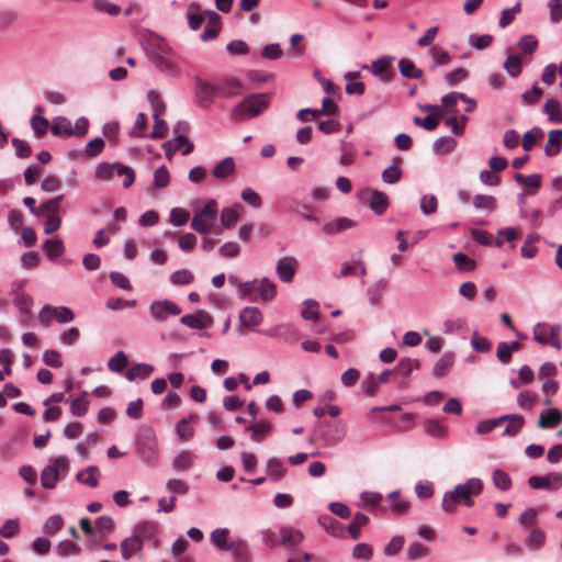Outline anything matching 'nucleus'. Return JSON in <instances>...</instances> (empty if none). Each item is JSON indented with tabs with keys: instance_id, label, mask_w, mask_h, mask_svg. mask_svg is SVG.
Wrapping results in <instances>:
<instances>
[{
	"instance_id": "nucleus-35",
	"label": "nucleus",
	"mask_w": 562,
	"mask_h": 562,
	"mask_svg": "<svg viewBox=\"0 0 562 562\" xmlns=\"http://www.w3.org/2000/svg\"><path fill=\"white\" fill-rule=\"evenodd\" d=\"M546 533L539 528H533L529 537L525 540V544L531 550H539L544 546Z\"/></svg>"
},
{
	"instance_id": "nucleus-8",
	"label": "nucleus",
	"mask_w": 562,
	"mask_h": 562,
	"mask_svg": "<svg viewBox=\"0 0 562 562\" xmlns=\"http://www.w3.org/2000/svg\"><path fill=\"white\" fill-rule=\"evenodd\" d=\"M394 60L393 56L383 55L375 60H373L370 65H362V69H370L371 72L379 77L382 82H390L393 78V72L390 70V67Z\"/></svg>"
},
{
	"instance_id": "nucleus-2",
	"label": "nucleus",
	"mask_w": 562,
	"mask_h": 562,
	"mask_svg": "<svg viewBox=\"0 0 562 562\" xmlns=\"http://www.w3.org/2000/svg\"><path fill=\"white\" fill-rule=\"evenodd\" d=\"M69 471V460L64 457H57L53 463L45 467L41 472V484L44 488H53L57 482L65 477Z\"/></svg>"
},
{
	"instance_id": "nucleus-11",
	"label": "nucleus",
	"mask_w": 562,
	"mask_h": 562,
	"mask_svg": "<svg viewBox=\"0 0 562 562\" xmlns=\"http://www.w3.org/2000/svg\"><path fill=\"white\" fill-rule=\"evenodd\" d=\"M196 91L195 95L196 99L202 103L204 106H209L216 94H220V83L213 85L211 82H207L201 78H196Z\"/></svg>"
},
{
	"instance_id": "nucleus-30",
	"label": "nucleus",
	"mask_w": 562,
	"mask_h": 562,
	"mask_svg": "<svg viewBox=\"0 0 562 562\" xmlns=\"http://www.w3.org/2000/svg\"><path fill=\"white\" fill-rule=\"evenodd\" d=\"M543 112L550 122L562 124L561 105L557 99H548L543 105Z\"/></svg>"
},
{
	"instance_id": "nucleus-54",
	"label": "nucleus",
	"mask_w": 562,
	"mask_h": 562,
	"mask_svg": "<svg viewBox=\"0 0 562 562\" xmlns=\"http://www.w3.org/2000/svg\"><path fill=\"white\" fill-rule=\"evenodd\" d=\"M267 472L276 480H280L285 474V469L281 460L272 458L267 462Z\"/></svg>"
},
{
	"instance_id": "nucleus-55",
	"label": "nucleus",
	"mask_w": 562,
	"mask_h": 562,
	"mask_svg": "<svg viewBox=\"0 0 562 562\" xmlns=\"http://www.w3.org/2000/svg\"><path fill=\"white\" fill-rule=\"evenodd\" d=\"M193 279V273L187 269L177 270L170 277V281L176 285L190 284Z\"/></svg>"
},
{
	"instance_id": "nucleus-19",
	"label": "nucleus",
	"mask_w": 562,
	"mask_h": 562,
	"mask_svg": "<svg viewBox=\"0 0 562 562\" xmlns=\"http://www.w3.org/2000/svg\"><path fill=\"white\" fill-rule=\"evenodd\" d=\"M559 325L551 326L546 323H539L533 328V339L540 344H547L553 336L560 335Z\"/></svg>"
},
{
	"instance_id": "nucleus-18",
	"label": "nucleus",
	"mask_w": 562,
	"mask_h": 562,
	"mask_svg": "<svg viewBox=\"0 0 562 562\" xmlns=\"http://www.w3.org/2000/svg\"><path fill=\"white\" fill-rule=\"evenodd\" d=\"M244 90V83L236 77H227L220 82V94L225 98L238 95Z\"/></svg>"
},
{
	"instance_id": "nucleus-16",
	"label": "nucleus",
	"mask_w": 562,
	"mask_h": 562,
	"mask_svg": "<svg viewBox=\"0 0 562 562\" xmlns=\"http://www.w3.org/2000/svg\"><path fill=\"white\" fill-rule=\"evenodd\" d=\"M183 146V156L189 155L193 150V144L184 135H177L162 145L165 148V154L168 158H171V156Z\"/></svg>"
},
{
	"instance_id": "nucleus-1",
	"label": "nucleus",
	"mask_w": 562,
	"mask_h": 562,
	"mask_svg": "<svg viewBox=\"0 0 562 562\" xmlns=\"http://www.w3.org/2000/svg\"><path fill=\"white\" fill-rule=\"evenodd\" d=\"M483 490V482L480 479H469L463 484H458L451 492H447L442 498V509L451 514L457 505L464 504L468 507L473 506L472 495H479Z\"/></svg>"
},
{
	"instance_id": "nucleus-28",
	"label": "nucleus",
	"mask_w": 562,
	"mask_h": 562,
	"mask_svg": "<svg viewBox=\"0 0 562 562\" xmlns=\"http://www.w3.org/2000/svg\"><path fill=\"white\" fill-rule=\"evenodd\" d=\"M101 476L100 470L95 465H90L87 469L77 473L76 479L88 486L97 487L99 485V477Z\"/></svg>"
},
{
	"instance_id": "nucleus-49",
	"label": "nucleus",
	"mask_w": 562,
	"mask_h": 562,
	"mask_svg": "<svg viewBox=\"0 0 562 562\" xmlns=\"http://www.w3.org/2000/svg\"><path fill=\"white\" fill-rule=\"evenodd\" d=\"M420 362L417 359L404 358L398 361L396 372L401 375L408 376L413 369H418Z\"/></svg>"
},
{
	"instance_id": "nucleus-50",
	"label": "nucleus",
	"mask_w": 562,
	"mask_h": 562,
	"mask_svg": "<svg viewBox=\"0 0 562 562\" xmlns=\"http://www.w3.org/2000/svg\"><path fill=\"white\" fill-rule=\"evenodd\" d=\"M20 531L19 519H8L0 527V536L7 539L13 538Z\"/></svg>"
},
{
	"instance_id": "nucleus-40",
	"label": "nucleus",
	"mask_w": 562,
	"mask_h": 562,
	"mask_svg": "<svg viewBox=\"0 0 562 562\" xmlns=\"http://www.w3.org/2000/svg\"><path fill=\"white\" fill-rule=\"evenodd\" d=\"M369 521L368 516L362 513H357L353 516L352 522L348 526L350 537L357 540L360 537L361 527L366 526Z\"/></svg>"
},
{
	"instance_id": "nucleus-9",
	"label": "nucleus",
	"mask_w": 562,
	"mask_h": 562,
	"mask_svg": "<svg viewBox=\"0 0 562 562\" xmlns=\"http://www.w3.org/2000/svg\"><path fill=\"white\" fill-rule=\"evenodd\" d=\"M528 484L535 490H558L562 485V474L551 472L547 475H532L528 480Z\"/></svg>"
},
{
	"instance_id": "nucleus-24",
	"label": "nucleus",
	"mask_w": 562,
	"mask_h": 562,
	"mask_svg": "<svg viewBox=\"0 0 562 562\" xmlns=\"http://www.w3.org/2000/svg\"><path fill=\"white\" fill-rule=\"evenodd\" d=\"M505 417V423H507L503 436L514 437L518 435L524 427L525 418L518 414L503 415Z\"/></svg>"
},
{
	"instance_id": "nucleus-43",
	"label": "nucleus",
	"mask_w": 562,
	"mask_h": 562,
	"mask_svg": "<svg viewBox=\"0 0 562 562\" xmlns=\"http://www.w3.org/2000/svg\"><path fill=\"white\" fill-rule=\"evenodd\" d=\"M492 480L494 485L501 491H507L512 487V479L505 471L501 469L493 471Z\"/></svg>"
},
{
	"instance_id": "nucleus-41",
	"label": "nucleus",
	"mask_w": 562,
	"mask_h": 562,
	"mask_svg": "<svg viewBox=\"0 0 562 562\" xmlns=\"http://www.w3.org/2000/svg\"><path fill=\"white\" fill-rule=\"evenodd\" d=\"M504 69L510 77H518L522 69L520 57L518 55H509L504 61Z\"/></svg>"
},
{
	"instance_id": "nucleus-58",
	"label": "nucleus",
	"mask_w": 562,
	"mask_h": 562,
	"mask_svg": "<svg viewBox=\"0 0 562 562\" xmlns=\"http://www.w3.org/2000/svg\"><path fill=\"white\" fill-rule=\"evenodd\" d=\"M11 143H12V145L14 147L15 155L19 158H29L31 156L32 149H31L30 144L26 140L18 138V137H14L11 140Z\"/></svg>"
},
{
	"instance_id": "nucleus-37",
	"label": "nucleus",
	"mask_w": 562,
	"mask_h": 562,
	"mask_svg": "<svg viewBox=\"0 0 562 562\" xmlns=\"http://www.w3.org/2000/svg\"><path fill=\"white\" fill-rule=\"evenodd\" d=\"M234 172L235 161L233 157H225L214 166L212 176H232Z\"/></svg>"
},
{
	"instance_id": "nucleus-32",
	"label": "nucleus",
	"mask_w": 562,
	"mask_h": 562,
	"mask_svg": "<svg viewBox=\"0 0 562 562\" xmlns=\"http://www.w3.org/2000/svg\"><path fill=\"white\" fill-rule=\"evenodd\" d=\"M43 249L50 260H55L65 252V245L59 238H50L43 244Z\"/></svg>"
},
{
	"instance_id": "nucleus-14",
	"label": "nucleus",
	"mask_w": 562,
	"mask_h": 562,
	"mask_svg": "<svg viewBox=\"0 0 562 562\" xmlns=\"http://www.w3.org/2000/svg\"><path fill=\"white\" fill-rule=\"evenodd\" d=\"M94 176H135V171L132 167L121 162H101L97 167Z\"/></svg>"
},
{
	"instance_id": "nucleus-56",
	"label": "nucleus",
	"mask_w": 562,
	"mask_h": 562,
	"mask_svg": "<svg viewBox=\"0 0 562 562\" xmlns=\"http://www.w3.org/2000/svg\"><path fill=\"white\" fill-rule=\"evenodd\" d=\"M54 319L58 323H69L75 319V313L66 306L53 307Z\"/></svg>"
},
{
	"instance_id": "nucleus-44",
	"label": "nucleus",
	"mask_w": 562,
	"mask_h": 562,
	"mask_svg": "<svg viewBox=\"0 0 562 562\" xmlns=\"http://www.w3.org/2000/svg\"><path fill=\"white\" fill-rule=\"evenodd\" d=\"M533 371L532 369L525 364L519 369L518 380H510V385L515 389H519L521 384H529L533 381Z\"/></svg>"
},
{
	"instance_id": "nucleus-26",
	"label": "nucleus",
	"mask_w": 562,
	"mask_h": 562,
	"mask_svg": "<svg viewBox=\"0 0 562 562\" xmlns=\"http://www.w3.org/2000/svg\"><path fill=\"white\" fill-rule=\"evenodd\" d=\"M279 535V544L285 547L297 546L303 540V533L300 530L289 527L281 528Z\"/></svg>"
},
{
	"instance_id": "nucleus-33",
	"label": "nucleus",
	"mask_w": 562,
	"mask_h": 562,
	"mask_svg": "<svg viewBox=\"0 0 562 562\" xmlns=\"http://www.w3.org/2000/svg\"><path fill=\"white\" fill-rule=\"evenodd\" d=\"M154 372V367L147 363H138L126 371V379L134 381L136 379H147Z\"/></svg>"
},
{
	"instance_id": "nucleus-5",
	"label": "nucleus",
	"mask_w": 562,
	"mask_h": 562,
	"mask_svg": "<svg viewBox=\"0 0 562 562\" xmlns=\"http://www.w3.org/2000/svg\"><path fill=\"white\" fill-rule=\"evenodd\" d=\"M277 295V285L267 278L248 282V300L260 303H269Z\"/></svg>"
},
{
	"instance_id": "nucleus-6",
	"label": "nucleus",
	"mask_w": 562,
	"mask_h": 562,
	"mask_svg": "<svg viewBox=\"0 0 562 562\" xmlns=\"http://www.w3.org/2000/svg\"><path fill=\"white\" fill-rule=\"evenodd\" d=\"M361 200L366 203L376 215H382L389 207V196L375 189H366L361 193Z\"/></svg>"
},
{
	"instance_id": "nucleus-27",
	"label": "nucleus",
	"mask_w": 562,
	"mask_h": 562,
	"mask_svg": "<svg viewBox=\"0 0 562 562\" xmlns=\"http://www.w3.org/2000/svg\"><path fill=\"white\" fill-rule=\"evenodd\" d=\"M397 67L400 74L406 79H419L424 75V71L416 67L408 58H401L397 63Z\"/></svg>"
},
{
	"instance_id": "nucleus-23",
	"label": "nucleus",
	"mask_w": 562,
	"mask_h": 562,
	"mask_svg": "<svg viewBox=\"0 0 562 562\" xmlns=\"http://www.w3.org/2000/svg\"><path fill=\"white\" fill-rule=\"evenodd\" d=\"M120 549L123 559L130 560L133 554L140 553L143 543L140 542V539L137 538V536L132 535L121 542Z\"/></svg>"
},
{
	"instance_id": "nucleus-20",
	"label": "nucleus",
	"mask_w": 562,
	"mask_h": 562,
	"mask_svg": "<svg viewBox=\"0 0 562 562\" xmlns=\"http://www.w3.org/2000/svg\"><path fill=\"white\" fill-rule=\"evenodd\" d=\"M454 353L446 352L434 366L432 375L437 379L446 376L454 364Z\"/></svg>"
},
{
	"instance_id": "nucleus-13",
	"label": "nucleus",
	"mask_w": 562,
	"mask_h": 562,
	"mask_svg": "<svg viewBox=\"0 0 562 562\" xmlns=\"http://www.w3.org/2000/svg\"><path fill=\"white\" fill-rule=\"evenodd\" d=\"M299 262L293 257H283L278 261L277 274L282 282L293 281Z\"/></svg>"
},
{
	"instance_id": "nucleus-42",
	"label": "nucleus",
	"mask_w": 562,
	"mask_h": 562,
	"mask_svg": "<svg viewBox=\"0 0 562 562\" xmlns=\"http://www.w3.org/2000/svg\"><path fill=\"white\" fill-rule=\"evenodd\" d=\"M467 95L460 92H450L441 98L442 105L452 114H458L456 105L459 100H465Z\"/></svg>"
},
{
	"instance_id": "nucleus-46",
	"label": "nucleus",
	"mask_w": 562,
	"mask_h": 562,
	"mask_svg": "<svg viewBox=\"0 0 562 562\" xmlns=\"http://www.w3.org/2000/svg\"><path fill=\"white\" fill-rule=\"evenodd\" d=\"M543 136V132L540 127H533L526 132L522 136V148L528 151L533 145Z\"/></svg>"
},
{
	"instance_id": "nucleus-31",
	"label": "nucleus",
	"mask_w": 562,
	"mask_h": 562,
	"mask_svg": "<svg viewBox=\"0 0 562 562\" xmlns=\"http://www.w3.org/2000/svg\"><path fill=\"white\" fill-rule=\"evenodd\" d=\"M562 145V130H552L549 133L548 142L544 148V153L547 156L557 155Z\"/></svg>"
},
{
	"instance_id": "nucleus-60",
	"label": "nucleus",
	"mask_w": 562,
	"mask_h": 562,
	"mask_svg": "<svg viewBox=\"0 0 562 562\" xmlns=\"http://www.w3.org/2000/svg\"><path fill=\"white\" fill-rule=\"evenodd\" d=\"M64 526V520L61 518V516L59 515H54V516H50L44 527H43V530L45 533L47 535H55L57 531H59Z\"/></svg>"
},
{
	"instance_id": "nucleus-57",
	"label": "nucleus",
	"mask_w": 562,
	"mask_h": 562,
	"mask_svg": "<svg viewBox=\"0 0 562 562\" xmlns=\"http://www.w3.org/2000/svg\"><path fill=\"white\" fill-rule=\"evenodd\" d=\"M495 198L491 195L476 194L472 199V203L476 209L492 211L495 207Z\"/></svg>"
},
{
	"instance_id": "nucleus-7",
	"label": "nucleus",
	"mask_w": 562,
	"mask_h": 562,
	"mask_svg": "<svg viewBox=\"0 0 562 562\" xmlns=\"http://www.w3.org/2000/svg\"><path fill=\"white\" fill-rule=\"evenodd\" d=\"M149 313L156 322L162 323L166 322L169 316H178L181 310L176 303L169 300H161L150 304Z\"/></svg>"
},
{
	"instance_id": "nucleus-39",
	"label": "nucleus",
	"mask_w": 562,
	"mask_h": 562,
	"mask_svg": "<svg viewBox=\"0 0 562 562\" xmlns=\"http://www.w3.org/2000/svg\"><path fill=\"white\" fill-rule=\"evenodd\" d=\"M228 530L216 529L211 533V540L221 550H232L233 544L228 543Z\"/></svg>"
},
{
	"instance_id": "nucleus-45",
	"label": "nucleus",
	"mask_w": 562,
	"mask_h": 562,
	"mask_svg": "<svg viewBox=\"0 0 562 562\" xmlns=\"http://www.w3.org/2000/svg\"><path fill=\"white\" fill-rule=\"evenodd\" d=\"M456 140L451 136H442L432 144V150L437 154H446L453 150Z\"/></svg>"
},
{
	"instance_id": "nucleus-62",
	"label": "nucleus",
	"mask_w": 562,
	"mask_h": 562,
	"mask_svg": "<svg viewBox=\"0 0 562 562\" xmlns=\"http://www.w3.org/2000/svg\"><path fill=\"white\" fill-rule=\"evenodd\" d=\"M518 46L526 54H533L538 47V40L533 35H524L518 41Z\"/></svg>"
},
{
	"instance_id": "nucleus-25",
	"label": "nucleus",
	"mask_w": 562,
	"mask_h": 562,
	"mask_svg": "<svg viewBox=\"0 0 562 562\" xmlns=\"http://www.w3.org/2000/svg\"><path fill=\"white\" fill-rule=\"evenodd\" d=\"M360 72L359 71H348L345 74V79L347 80L346 85V93L347 94H357L362 95L366 90V86L362 81H359Z\"/></svg>"
},
{
	"instance_id": "nucleus-10",
	"label": "nucleus",
	"mask_w": 562,
	"mask_h": 562,
	"mask_svg": "<svg viewBox=\"0 0 562 562\" xmlns=\"http://www.w3.org/2000/svg\"><path fill=\"white\" fill-rule=\"evenodd\" d=\"M137 448L147 462H150L157 457V440L153 431L146 430L137 439Z\"/></svg>"
},
{
	"instance_id": "nucleus-4",
	"label": "nucleus",
	"mask_w": 562,
	"mask_h": 562,
	"mask_svg": "<svg viewBox=\"0 0 562 562\" xmlns=\"http://www.w3.org/2000/svg\"><path fill=\"white\" fill-rule=\"evenodd\" d=\"M258 412L259 408L254 402L248 404V415L251 416V420H248V431L250 432L251 440L255 442L263 441L269 435H271L273 429L270 420L266 418L257 419Z\"/></svg>"
},
{
	"instance_id": "nucleus-22",
	"label": "nucleus",
	"mask_w": 562,
	"mask_h": 562,
	"mask_svg": "<svg viewBox=\"0 0 562 562\" xmlns=\"http://www.w3.org/2000/svg\"><path fill=\"white\" fill-rule=\"evenodd\" d=\"M562 420V415L559 409L550 408L543 411L538 419L537 426L542 429L553 428L558 426Z\"/></svg>"
},
{
	"instance_id": "nucleus-52",
	"label": "nucleus",
	"mask_w": 562,
	"mask_h": 562,
	"mask_svg": "<svg viewBox=\"0 0 562 562\" xmlns=\"http://www.w3.org/2000/svg\"><path fill=\"white\" fill-rule=\"evenodd\" d=\"M537 395L530 391L520 392L517 396V404L520 408L530 411L536 405Z\"/></svg>"
},
{
	"instance_id": "nucleus-17",
	"label": "nucleus",
	"mask_w": 562,
	"mask_h": 562,
	"mask_svg": "<svg viewBox=\"0 0 562 562\" xmlns=\"http://www.w3.org/2000/svg\"><path fill=\"white\" fill-rule=\"evenodd\" d=\"M157 526L154 522L144 521L139 522L134 527L133 535L140 539L144 544L145 541H154V546L157 547L156 540Z\"/></svg>"
},
{
	"instance_id": "nucleus-36",
	"label": "nucleus",
	"mask_w": 562,
	"mask_h": 562,
	"mask_svg": "<svg viewBox=\"0 0 562 562\" xmlns=\"http://www.w3.org/2000/svg\"><path fill=\"white\" fill-rule=\"evenodd\" d=\"M517 184L524 190L521 195L533 194L541 187V178H515Z\"/></svg>"
},
{
	"instance_id": "nucleus-15",
	"label": "nucleus",
	"mask_w": 562,
	"mask_h": 562,
	"mask_svg": "<svg viewBox=\"0 0 562 562\" xmlns=\"http://www.w3.org/2000/svg\"><path fill=\"white\" fill-rule=\"evenodd\" d=\"M181 324L195 329H204L212 325L213 319L205 311H198L194 314L184 315L180 318Z\"/></svg>"
},
{
	"instance_id": "nucleus-3",
	"label": "nucleus",
	"mask_w": 562,
	"mask_h": 562,
	"mask_svg": "<svg viewBox=\"0 0 562 562\" xmlns=\"http://www.w3.org/2000/svg\"><path fill=\"white\" fill-rule=\"evenodd\" d=\"M217 220V203L210 200L203 209L194 214L191 221V227L200 233H209Z\"/></svg>"
},
{
	"instance_id": "nucleus-48",
	"label": "nucleus",
	"mask_w": 562,
	"mask_h": 562,
	"mask_svg": "<svg viewBox=\"0 0 562 562\" xmlns=\"http://www.w3.org/2000/svg\"><path fill=\"white\" fill-rule=\"evenodd\" d=\"M429 55L435 61L431 69H435L437 66L446 65L450 60V54L439 46H432L429 49Z\"/></svg>"
},
{
	"instance_id": "nucleus-21",
	"label": "nucleus",
	"mask_w": 562,
	"mask_h": 562,
	"mask_svg": "<svg viewBox=\"0 0 562 562\" xmlns=\"http://www.w3.org/2000/svg\"><path fill=\"white\" fill-rule=\"evenodd\" d=\"M356 222L348 217H338L331 222L326 223L323 226V232L327 235H335L341 233L346 229L352 228L356 226Z\"/></svg>"
},
{
	"instance_id": "nucleus-34",
	"label": "nucleus",
	"mask_w": 562,
	"mask_h": 562,
	"mask_svg": "<svg viewBox=\"0 0 562 562\" xmlns=\"http://www.w3.org/2000/svg\"><path fill=\"white\" fill-rule=\"evenodd\" d=\"M387 497L391 501L390 508L394 515L401 516L407 513L409 503L404 501L398 492H391Z\"/></svg>"
},
{
	"instance_id": "nucleus-47",
	"label": "nucleus",
	"mask_w": 562,
	"mask_h": 562,
	"mask_svg": "<svg viewBox=\"0 0 562 562\" xmlns=\"http://www.w3.org/2000/svg\"><path fill=\"white\" fill-rule=\"evenodd\" d=\"M153 119L155 121V124L153 126V131L150 133V137L153 138H164L166 137L168 133V125L165 120L160 117L159 112H155L153 114Z\"/></svg>"
},
{
	"instance_id": "nucleus-29",
	"label": "nucleus",
	"mask_w": 562,
	"mask_h": 562,
	"mask_svg": "<svg viewBox=\"0 0 562 562\" xmlns=\"http://www.w3.org/2000/svg\"><path fill=\"white\" fill-rule=\"evenodd\" d=\"M319 525L334 537H344L345 527L335 518L328 515L318 518Z\"/></svg>"
},
{
	"instance_id": "nucleus-59",
	"label": "nucleus",
	"mask_w": 562,
	"mask_h": 562,
	"mask_svg": "<svg viewBox=\"0 0 562 562\" xmlns=\"http://www.w3.org/2000/svg\"><path fill=\"white\" fill-rule=\"evenodd\" d=\"M468 121V117L467 116H461L460 120L458 117H456V115L453 114V116L451 117H447L443 123L447 125V126H450L451 127V131L454 135L459 136L463 133V130H464V125Z\"/></svg>"
},
{
	"instance_id": "nucleus-51",
	"label": "nucleus",
	"mask_w": 562,
	"mask_h": 562,
	"mask_svg": "<svg viewBox=\"0 0 562 562\" xmlns=\"http://www.w3.org/2000/svg\"><path fill=\"white\" fill-rule=\"evenodd\" d=\"M127 357L123 351H117L108 362V367L113 372H122L127 366Z\"/></svg>"
},
{
	"instance_id": "nucleus-38",
	"label": "nucleus",
	"mask_w": 562,
	"mask_h": 562,
	"mask_svg": "<svg viewBox=\"0 0 562 562\" xmlns=\"http://www.w3.org/2000/svg\"><path fill=\"white\" fill-rule=\"evenodd\" d=\"M452 260L459 271H472L476 267L475 260L471 259L463 252H457L452 256Z\"/></svg>"
},
{
	"instance_id": "nucleus-53",
	"label": "nucleus",
	"mask_w": 562,
	"mask_h": 562,
	"mask_svg": "<svg viewBox=\"0 0 562 562\" xmlns=\"http://www.w3.org/2000/svg\"><path fill=\"white\" fill-rule=\"evenodd\" d=\"M429 554V549L419 543V542H413L407 548V557L411 561H415L420 558H425Z\"/></svg>"
},
{
	"instance_id": "nucleus-12",
	"label": "nucleus",
	"mask_w": 562,
	"mask_h": 562,
	"mask_svg": "<svg viewBox=\"0 0 562 562\" xmlns=\"http://www.w3.org/2000/svg\"><path fill=\"white\" fill-rule=\"evenodd\" d=\"M269 104V93H248V119L260 115Z\"/></svg>"
},
{
	"instance_id": "nucleus-63",
	"label": "nucleus",
	"mask_w": 562,
	"mask_h": 562,
	"mask_svg": "<svg viewBox=\"0 0 562 562\" xmlns=\"http://www.w3.org/2000/svg\"><path fill=\"white\" fill-rule=\"evenodd\" d=\"M31 126L35 134L44 135L49 128V122L42 115H33L31 119Z\"/></svg>"
},
{
	"instance_id": "nucleus-61",
	"label": "nucleus",
	"mask_w": 562,
	"mask_h": 562,
	"mask_svg": "<svg viewBox=\"0 0 562 562\" xmlns=\"http://www.w3.org/2000/svg\"><path fill=\"white\" fill-rule=\"evenodd\" d=\"M192 462L193 456L188 451H183L175 458L173 468L179 471H186L191 467Z\"/></svg>"
},
{
	"instance_id": "nucleus-64",
	"label": "nucleus",
	"mask_w": 562,
	"mask_h": 562,
	"mask_svg": "<svg viewBox=\"0 0 562 562\" xmlns=\"http://www.w3.org/2000/svg\"><path fill=\"white\" fill-rule=\"evenodd\" d=\"M542 93L543 91L539 88L537 83H535L530 90H527L522 93V102L527 105H533L538 102Z\"/></svg>"
}]
</instances>
